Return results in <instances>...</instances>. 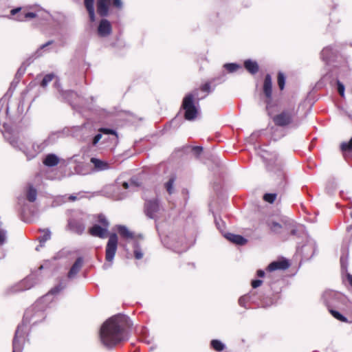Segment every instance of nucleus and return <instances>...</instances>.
I'll return each mask as SVG.
<instances>
[{"label":"nucleus","mask_w":352,"mask_h":352,"mask_svg":"<svg viewBox=\"0 0 352 352\" xmlns=\"http://www.w3.org/2000/svg\"><path fill=\"white\" fill-rule=\"evenodd\" d=\"M276 198V194L275 193H267L263 196V199L265 201L272 204Z\"/></svg>","instance_id":"obj_34"},{"label":"nucleus","mask_w":352,"mask_h":352,"mask_svg":"<svg viewBox=\"0 0 352 352\" xmlns=\"http://www.w3.org/2000/svg\"><path fill=\"white\" fill-rule=\"evenodd\" d=\"M134 256L136 259H141L143 257V253L138 247L135 248Z\"/></svg>","instance_id":"obj_41"},{"label":"nucleus","mask_w":352,"mask_h":352,"mask_svg":"<svg viewBox=\"0 0 352 352\" xmlns=\"http://www.w3.org/2000/svg\"><path fill=\"white\" fill-rule=\"evenodd\" d=\"M52 43V41H50L47 42L46 43H45V44L42 45L40 47L39 50H43V49H44V48H45L46 47L49 46V45H51Z\"/></svg>","instance_id":"obj_47"},{"label":"nucleus","mask_w":352,"mask_h":352,"mask_svg":"<svg viewBox=\"0 0 352 352\" xmlns=\"http://www.w3.org/2000/svg\"><path fill=\"white\" fill-rule=\"evenodd\" d=\"M37 192L36 190L32 186H29L27 191V199L30 202H34L36 199Z\"/></svg>","instance_id":"obj_24"},{"label":"nucleus","mask_w":352,"mask_h":352,"mask_svg":"<svg viewBox=\"0 0 352 352\" xmlns=\"http://www.w3.org/2000/svg\"><path fill=\"white\" fill-rule=\"evenodd\" d=\"M85 6L89 13L91 21H95V11H94V0H85Z\"/></svg>","instance_id":"obj_20"},{"label":"nucleus","mask_w":352,"mask_h":352,"mask_svg":"<svg viewBox=\"0 0 352 352\" xmlns=\"http://www.w3.org/2000/svg\"><path fill=\"white\" fill-rule=\"evenodd\" d=\"M76 197L75 196H70L69 197V199L72 200V201H74L76 200Z\"/></svg>","instance_id":"obj_51"},{"label":"nucleus","mask_w":352,"mask_h":352,"mask_svg":"<svg viewBox=\"0 0 352 352\" xmlns=\"http://www.w3.org/2000/svg\"><path fill=\"white\" fill-rule=\"evenodd\" d=\"M294 116V111L293 109L286 110L274 116L273 120L276 125L285 126L292 122Z\"/></svg>","instance_id":"obj_7"},{"label":"nucleus","mask_w":352,"mask_h":352,"mask_svg":"<svg viewBox=\"0 0 352 352\" xmlns=\"http://www.w3.org/2000/svg\"><path fill=\"white\" fill-rule=\"evenodd\" d=\"M99 131L100 133H102L104 134H107V135H109V134H111V135H113L116 138L117 136L116 135V133L115 131L112 130V129H104V128H101Z\"/></svg>","instance_id":"obj_40"},{"label":"nucleus","mask_w":352,"mask_h":352,"mask_svg":"<svg viewBox=\"0 0 352 352\" xmlns=\"http://www.w3.org/2000/svg\"><path fill=\"white\" fill-rule=\"evenodd\" d=\"M175 252H180L179 250H175Z\"/></svg>","instance_id":"obj_54"},{"label":"nucleus","mask_w":352,"mask_h":352,"mask_svg":"<svg viewBox=\"0 0 352 352\" xmlns=\"http://www.w3.org/2000/svg\"><path fill=\"white\" fill-rule=\"evenodd\" d=\"M19 12V14L16 16V20L19 21H25L30 19L35 18L37 14L32 12H26L25 10H21V8L12 9L11 10V14L15 15Z\"/></svg>","instance_id":"obj_9"},{"label":"nucleus","mask_w":352,"mask_h":352,"mask_svg":"<svg viewBox=\"0 0 352 352\" xmlns=\"http://www.w3.org/2000/svg\"><path fill=\"white\" fill-rule=\"evenodd\" d=\"M118 231L119 234L124 238L126 239H132L133 237V234L129 230V229L124 226H117Z\"/></svg>","instance_id":"obj_22"},{"label":"nucleus","mask_w":352,"mask_h":352,"mask_svg":"<svg viewBox=\"0 0 352 352\" xmlns=\"http://www.w3.org/2000/svg\"><path fill=\"white\" fill-rule=\"evenodd\" d=\"M224 236L228 241L237 245H243L247 242V240L241 235L232 233H226L224 234Z\"/></svg>","instance_id":"obj_17"},{"label":"nucleus","mask_w":352,"mask_h":352,"mask_svg":"<svg viewBox=\"0 0 352 352\" xmlns=\"http://www.w3.org/2000/svg\"><path fill=\"white\" fill-rule=\"evenodd\" d=\"M289 267V263L287 261H277L271 263L268 267L267 270L270 272H273L277 270H286Z\"/></svg>","instance_id":"obj_15"},{"label":"nucleus","mask_w":352,"mask_h":352,"mask_svg":"<svg viewBox=\"0 0 352 352\" xmlns=\"http://www.w3.org/2000/svg\"><path fill=\"white\" fill-rule=\"evenodd\" d=\"M337 50L332 46L324 47L321 52V57L324 61L329 62L336 55Z\"/></svg>","instance_id":"obj_14"},{"label":"nucleus","mask_w":352,"mask_h":352,"mask_svg":"<svg viewBox=\"0 0 352 352\" xmlns=\"http://www.w3.org/2000/svg\"><path fill=\"white\" fill-rule=\"evenodd\" d=\"M138 186V184L135 183L133 181H131L130 183L128 182H123L122 183V187L124 189L131 188V190H133L134 188H136Z\"/></svg>","instance_id":"obj_37"},{"label":"nucleus","mask_w":352,"mask_h":352,"mask_svg":"<svg viewBox=\"0 0 352 352\" xmlns=\"http://www.w3.org/2000/svg\"><path fill=\"white\" fill-rule=\"evenodd\" d=\"M248 297L244 296L239 298V303L241 306L245 307V301L247 300Z\"/></svg>","instance_id":"obj_46"},{"label":"nucleus","mask_w":352,"mask_h":352,"mask_svg":"<svg viewBox=\"0 0 352 352\" xmlns=\"http://www.w3.org/2000/svg\"><path fill=\"white\" fill-rule=\"evenodd\" d=\"M268 226L272 232L276 233L280 232L282 228V225L275 221H270L268 223Z\"/></svg>","instance_id":"obj_26"},{"label":"nucleus","mask_w":352,"mask_h":352,"mask_svg":"<svg viewBox=\"0 0 352 352\" xmlns=\"http://www.w3.org/2000/svg\"><path fill=\"white\" fill-rule=\"evenodd\" d=\"M82 258L79 257L76 259L75 263L72 266L70 270L68 272V278H73L76 276V275L79 272L82 266Z\"/></svg>","instance_id":"obj_16"},{"label":"nucleus","mask_w":352,"mask_h":352,"mask_svg":"<svg viewBox=\"0 0 352 352\" xmlns=\"http://www.w3.org/2000/svg\"><path fill=\"white\" fill-rule=\"evenodd\" d=\"M337 294L333 292H327L324 294L323 295V298L324 299V300L326 301V303L328 307H329V304L331 303L329 301H328L327 298L330 296H336Z\"/></svg>","instance_id":"obj_39"},{"label":"nucleus","mask_w":352,"mask_h":352,"mask_svg":"<svg viewBox=\"0 0 352 352\" xmlns=\"http://www.w3.org/2000/svg\"><path fill=\"white\" fill-rule=\"evenodd\" d=\"M124 197V195H123V196H120V197H118V199H122Z\"/></svg>","instance_id":"obj_52"},{"label":"nucleus","mask_w":352,"mask_h":352,"mask_svg":"<svg viewBox=\"0 0 352 352\" xmlns=\"http://www.w3.org/2000/svg\"><path fill=\"white\" fill-rule=\"evenodd\" d=\"M338 91L342 97L344 96V86L339 80L337 82Z\"/></svg>","instance_id":"obj_42"},{"label":"nucleus","mask_w":352,"mask_h":352,"mask_svg":"<svg viewBox=\"0 0 352 352\" xmlns=\"http://www.w3.org/2000/svg\"><path fill=\"white\" fill-rule=\"evenodd\" d=\"M257 275L259 277H263L265 275V272H264L263 270H259L257 271Z\"/></svg>","instance_id":"obj_48"},{"label":"nucleus","mask_w":352,"mask_h":352,"mask_svg":"<svg viewBox=\"0 0 352 352\" xmlns=\"http://www.w3.org/2000/svg\"><path fill=\"white\" fill-rule=\"evenodd\" d=\"M211 346L215 350V351H222L224 347H225V345L223 343H222L220 340H212L211 341Z\"/></svg>","instance_id":"obj_25"},{"label":"nucleus","mask_w":352,"mask_h":352,"mask_svg":"<svg viewBox=\"0 0 352 352\" xmlns=\"http://www.w3.org/2000/svg\"><path fill=\"white\" fill-rule=\"evenodd\" d=\"M348 280L350 285L352 286V275H348Z\"/></svg>","instance_id":"obj_50"},{"label":"nucleus","mask_w":352,"mask_h":352,"mask_svg":"<svg viewBox=\"0 0 352 352\" xmlns=\"http://www.w3.org/2000/svg\"><path fill=\"white\" fill-rule=\"evenodd\" d=\"M315 251V243L314 242H309L303 247L301 248L300 252L304 255L305 258L311 257Z\"/></svg>","instance_id":"obj_18"},{"label":"nucleus","mask_w":352,"mask_h":352,"mask_svg":"<svg viewBox=\"0 0 352 352\" xmlns=\"http://www.w3.org/2000/svg\"><path fill=\"white\" fill-rule=\"evenodd\" d=\"M41 231L43 232V234L38 237V240L41 243L40 245L42 247L47 241L50 239L51 232L49 229H44Z\"/></svg>","instance_id":"obj_23"},{"label":"nucleus","mask_w":352,"mask_h":352,"mask_svg":"<svg viewBox=\"0 0 352 352\" xmlns=\"http://www.w3.org/2000/svg\"><path fill=\"white\" fill-rule=\"evenodd\" d=\"M263 92L267 98V103L270 104L272 98V78L270 74L266 75L264 85H263Z\"/></svg>","instance_id":"obj_12"},{"label":"nucleus","mask_w":352,"mask_h":352,"mask_svg":"<svg viewBox=\"0 0 352 352\" xmlns=\"http://www.w3.org/2000/svg\"><path fill=\"white\" fill-rule=\"evenodd\" d=\"M90 162L93 164V169L96 172L103 171L110 168V164L107 162L96 157H91Z\"/></svg>","instance_id":"obj_11"},{"label":"nucleus","mask_w":352,"mask_h":352,"mask_svg":"<svg viewBox=\"0 0 352 352\" xmlns=\"http://www.w3.org/2000/svg\"><path fill=\"white\" fill-rule=\"evenodd\" d=\"M37 283V279L34 275H30L21 281L14 288V292H22L32 287Z\"/></svg>","instance_id":"obj_8"},{"label":"nucleus","mask_w":352,"mask_h":352,"mask_svg":"<svg viewBox=\"0 0 352 352\" xmlns=\"http://www.w3.org/2000/svg\"><path fill=\"white\" fill-rule=\"evenodd\" d=\"M118 247V236L116 234H111L106 246V260L111 263L114 258Z\"/></svg>","instance_id":"obj_6"},{"label":"nucleus","mask_w":352,"mask_h":352,"mask_svg":"<svg viewBox=\"0 0 352 352\" xmlns=\"http://www.w3.org/2000/svg\"><path fill=\"white\" fill-rule=\"evenodd\" d=\"M245 69L251 74H254L258 70V65L256 62L251 60H247L244 63Z\"/></svg>","instance_id":"obj_21"},{"label":"nucleus","mask_w":352,"mask_h":352,"mask_svg":"<svg viewBox=\"0 0 352 352\" xmlns=\"http://www.w3.org/2000/svg\"><path fill=\"white\" fill-rule=\"evenodd\" d=\"M33 311V308L28 309L26 310L24 314L23 320L24 321L29 322L32 319V312Z\"/></svg>","instance_id":"obj_38"},{"label":"nucleus","mask_w":352,"mask_h":352,"mask_svg":"<svg viewBox=\"0 0 352 352\" xmlns=\"http://www.w3.org/2000/svg\"><path fill=\"white\" fill-rule=\"evenodd\" d=\"M108 229L104 227H101L99 225H94L89 229V233L94 236H98L101 239L107 237Z\"/></svg>","instance_id":"obj_13"},{"label":"nucleus","mask_w":352,"mask_h":352,"mask_svg":"<svg viewBox=\"0 0 352 352\" xmlns=\"http://www.w3.org/2000/svg\"><path fill=\"white\" fill-rule=\"evenodd\" d=\"M263 281L261 280H254L252 281V286L253 288H256L262 284Z\"/></svg>","instance_id":"obj_44"},{"label":"nucleus","mask_w":352,"mask_h":352,"mask_svg":"<svg viewBox=\"0 0 352 352\" xmlns=\"http://www.w3.org/2000/svg\"><path fill=\"white\" fill-rule=\"evenodd\" d=\"M341 149L343 151H351L352 150V138L349 140V142H342L341 144Z\"/></svg>","instance_id":"obj_35"},{"label":"nucleus","mask_w":352,"mask_h":352,"mask_svg":"<svg viewBox=\"0 0 352 352\" xmlns=\"http://www.w3.org/2000/svg\"><path fill=\"white\" fill-rule=\"evenodd\" d=\"M194 95H187L183 100V108L185 110V118L188 120H194L198 113V111L193 103Z\"/></svg>","instance_id":"obj_2"},{"label":"nucleus","mask_w":352,"mask_h":352,"mask_svg":"<svg viewBox=\"0 0 352 352\" xmlns=\"http://www.w3.org/2000/svg\"><path fill=\"white\" fill-rule=\"evenodd\" d=\"M54 78V75L53 74H49L44 76L43 80L41 81V85L43 87H45L47 85L53 80Z\"/></svg>","instance_id":"obj_27"},{"label":"nucleus","mask_w":352,"mask_h":352,"mask_svg":"<svg viewBox=\"0 0 352 352\" xmlns=\"http://www.w3.org/2000/svg\"><path fill=\"white\" fill-rule=\"evenodd\" d=\"M98 222L104 228H107L108 229L109 227V221L106 219V217L103 214H99L98 215Z\"/></svg>","instance_id":"obj_36"},{"label":"nucleus","mask_w":352,"mask_h":352,"mask_svg":"<svg viewBox=\"0 0 352 352\" xmlns=\"http://www.w3.org/2000/svg\"><path fill=\"white\" fill-rule=\"evenodd\" d=\"M285 78L283 74L278 73V84L280 89L283 90L285 87Z\"/></svg>","instance_id":"obj_33"},{"label":"nucleus","mask_w":352,"mask_h":352,"mask_svg":"<svg viewBox=\"0 0 352 352\" xmlns=\"http://www.w3.org/2000/svg\"><path fill=\"white\" fill-rule=\"evenodd\" d=\"M292 234H295V230H292Z\"/></svg>","instance_id":"obj_53"},{"label":"nucleus","mask_w":352,"mask_h":352,"mask_svg":"<svg viewBox=\"0 0 352 352\" xmlns=\"http://www.w3.org/2000/svg\"><path fill=\"white\" fill-rule=\"evenodd\" d=\"M102 135L101 133L97 134L93 139L92 144L94 146L96 145L98 142L102 138Z\"/></svg>","instance_id":"obj_43"},{"label":"nucleus","mask_w":352,"mask_h":352,"mask_svg":"<svg viewBox=\"0 0 352 352\" xmlns=\"http://www.w3.org/2000/svg\"><path fill=\"white\" fill-rule=\"evenodd\" d=\"M7 241V231L0 227V246Z\"/></svg>","instance_id":"obj_31"},{"label":"nucleus","mask_w":352,"mask_h":352,"mask_svg":"<svg viewBox=\"0 0 352 352\" xmlns=\"http://www.w3.org/2000/svg\"><path fill=\"white\" fill-rule=\"evenodd\" d=\"M25 342V331L23 324L19 325L13 339V351L12 352H21L23 344Z\"/></svg>","instance_id":"obj_5"},{"label":"nucleus","mask_w":352,"mask_h":352,"mask_svg":"<svg viewBox=\"0 0 352 352\" xmlns=\"http://www.w3.org/2000/svg\"><path fill=\"white\" fill-rule=\"evenodd\" d=\"M65 285H63L62 283H60L58 284L57 286L54 287V288H52L50 292L47 294L46 296H48L50 295H54V294H58V292H60L62 289H63L65 288Z\"/></svg>","instance_id":"obj_29"},{"label":"nucleus","mask_w":352,"mask_h":352,"mask_svg":"<svg viewBox=\"0 0 352 352\" xmlns=\"http://www.w3.org/2000/svg\"><path fill=\"white\" fill-rule=\"evenodd\" d=\"M329 310L331 312V314H332V316L334 318H336V319H338L340 321H342V322L346 321V318L344 316H343L342 314H340L338 311L331 309H329Z\"/></svg>","instance_id":"obj_32"},{"label":"nucleus","mask_w":352,"mask_h":352,"mask_svg":"<svg viewBox=\"0 0 352 352\" xmlns=\"http://www.w3.org/2000/svg\"><path fill=\"white\" fill-rule=\"evenodd\" d=\"M224 67L230 73L236 72L241 66L236 63H226Z\"/></svg>","instance_id":"obj_28"},{"label":"nucleus","mask_w":352,"mask_h":352,"mask_svg":"<svg viewBox=\"0 0 352 352\" xmlns=\"http://www.w3.org/2000/svg\"><path fill=\"white\" fill-rule=\"evenodd\" d=\"M111 23L107 19H102L98 28V33L100 36L105 37L111 33Z\"/></svg>","instance_id":"obj_10"},{"label":"nucleus","mask_w":352,"mask_h":352,"mask_svg":"<svg viewBox=\"0 0 352 352\" xmlns=\"http://www.w3.org/2000/svg\"><path fill=\"white\" fill-rule=\"evenodd\" d=\"M201 90L205 92L210 91V83H206L201 87Z\"/></svg>","instance_id":"obj_45"},{"label":"nucleus","mask_w":352,"mask_h":352,"mask_svg":"<svg viewBox=\"0 0 352 352\" xmlns=\"http://www.w3.org/2000/svg\"><path fill=\"white\" fill-rule=\"evenodd\" d=\"M193 150L195 152L199 153L202 151V148L199 146H195L193 148Z\"/></svg>","instance_id":"obj_49"},{"label":"nucleus","mask_w":352,"mask_h":352,"mask_svg":"<svg viewBox=\"0 0 352 352\" xmlns=\"http://www.w3.org/2000/svg\"><path fill=\"white\" fill-rule=\"evenodd\" d=\"M162 208L157 200H150L145 204V212L147 217L151 219H157L162 213Z\"/></svg>","instance_id":"obj_3"},{"label":"nucleus","mask_w":352,"mask_h":352,"mask_svg":"<svg viewBox=\"0 0 352 352\" xmlns=\"http://www.w3.org/2000/svg\"><path fill=\"white\" fill-rule=\"evenodd\" d=\"M174 182H175V178L172 177L165 184V187L169 194H172L173 192Z\"/></svg>","instance_id":"obj_30"},{"label":"nucleus","mask_w":352,"mask_h":352,"mask_svg":"<svg viewBox=\"0 0 352 352\" xmlns=\"http://www.w3.org/2000/svg\"><path fill=\"white\" fill-rule=\"evenodd\" d=\"M111 0H98L97 2V12L101 16H106L109 12V8ZM113 6L121 9L122 8V2L121 0H113Z\"/></svg>","instance_id":"obj_4"},{"label":"nucleus","mask_w":352,"mask_h":352,"mask_svg":"<svg viewBox=\"0 0 352 352\" xmlns=\"http://www.w3.org/2000/svg\"><path fill=\"white\" fill-rule=\"evenodd\" d=\"M59 162V158L54 154H48L43 160V164L47 166H54Z\"/></svg>","instance_id":"obj_19"},{"label":"nucleus","mask_w":352,"mask_h":352,"mask_svg":"<svg viewBox=\"0 0 352 352\" xmlns=\"http://www.w3.org/2000/svg\"><path fill=\"white\" fill-rule=\"evenodd\" d=\"M129 318L116 315L107 320L100 331L101 342L107 347H113L123 340V331Z\"/></svg>","instance_id":"obj_1"}]
</instances>
